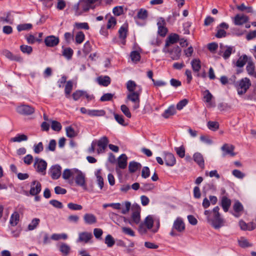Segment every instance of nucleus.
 Wrapping results in <instances>:
<instances>
[{
    "instance_id": "nucleus-1",
    "label": "nucleus",
    "mask_w": 256,
    "mask_h": 256,
    "mask_svg": "<svg viewBox=\"0 0 256 256\" xmlns=\"http://www.w3.org/2000/svg\"><path fill=\"white\" fill-rule=\"evenodd\" d=\"M160 226V220L152 215H148L140 224L138 231L140 234H146L148 230L154 234L158 231Z\"/></svg>"
},
{
    "instance_id": "nucleus-2",
    "label": "nucleus",
    "mask_w": 256,
    "mask_h": 256,
    "mask_svg": "<svg viewBox=\"0 0 256 256\" xmlns=\"http://www.w3.org/2000/svg\"><path fill=\"white\" fill-rule=\"evenodd\" d=\"M220 208L216 206L212 211L206 210L204 214L206 216L208 222L215 229H218L224 226V220L220 217Z\"/></svg>"
},
{
    "instance_id": "nucleus-3",
    "label": "nucleus",
    "mask_w": 256,
    "mask_h": 256,
    "mask_svg": "<svg viewBox=\"0 0 256 256\" xmlns=\"http://www.w3.org/2000/svg\"><path fill=\"white\" fill-rule=\"evenodd\" d=\"M141 93V90H136L135 92H130L127 94L126 100L132 103V108L136 110L140 108V96Z\"/></svg>"
},
{
    "instance_id": "nucleus-4",
    "label": "nucleus",
    "mask_w": 256,
    "mask_h": 256,
    "mask_svg": "<svg viewBox=\"0 0 256 256\" xmlns=\"http://www.w3.org/2000/svg\"><path fill=\"white\" fill-rule=\"evenodd\" d=\"M132 208L134 211L132 213L131 220H128L124 217V222H128L131 225H132L134 223L135 224H138L140 223V208L138 205H134Z\"/></svg>"
},
{
    "instance_id": "nucleus-5",
    "label": "nucleus",
    "mask_w": 256,
    "mask_h": 256,
    "mask_svg": "<svg viewBox=\"0 0 256 256\" xmlns=\"http://www.w3.org/2000/svg\"><path fill=\"white\" fill-rule=\"evenodd\" d=\"M90 10L84 0H79L72 7V10L76 16H80Z\"/></svg>"
},
{
    "instance_id": "nucleus-6",
    "label": "nucleus",
    "mask_w": 256,
    "mask_h": 256,
    "mask_svg": "<svg viewBox=\"0 0 256 256\" xmlns=\"http://www.w3.org/2000/svg\"><path fill=\"white\" fill-rule=\"evenodd\" d=\"M251 86L250 80L248 78H244L240 80L237 86L238 94L239 95L244 94Z\"/></svg>"
},
{
    "instance_id": "nucleus-7",
    "label": "nucleus",
    "mask_w": 256,
    "mask_h": 256,
    "mask_svg": "<svg viewBox=\"0 0 256 256\" xmlns=\"http://www.w3.org/2000/svg\"><path fill=\"white\" fill-rule=\"evenodd\" d=\"M74 180L76 186L82 187L84 190L87 189L86 174L82 171L77 170Z\"/></svg>"
},
{
    "instance_id": "nucleus-8",
    "label": "nucleus",
    "mask_w": 256,
    "mask_h": 256,
    "mask_svg": "<svg viewBox=\"0 0 256 256\" xmlns=\"http://www.w3.org/2000/svg\"><path fill=\"white\" fill-rule=\"evenodd\" d=\"M34 166L38 172L42 175H45L47 168V162L44 160L38 158H34Z\"/></svg>"
},
{
    "instance_id": "nucleus-9",
    "label": "nucleus",
    "mask_w": 256,
    "mask_h": 256,
    "mask_svg": "<svg viewBox=\"0 0 256 256\" xmlns=\"http://www.w3.org/2000/svg\"><path fill=\"white\" fill-rule=\"evenodd\" d=\"M174 230L179 232H182L184 230L185 225L183 220L180 218H177L174 221L172 230L170 233V234L172 236H178V234L174 231Z\"/></svg>"
},
{
    "instance_id": "nucleus-10",
    "label": "nucleus",
    "mask_w": 256,
    "mask_h": 256,
    "mask_svg": "<svg viewBox=\"0 0 256 256\" xmlns=\"http://www.w3.org/2000/svg\"><path fill=\"white\" fill-rule=\"evenodd\" d=\"M16 110L20 114L28 116L34 113V108L28 105L22 104L16 107Z\"/></svg>"
},
{
    "instance_id": "nucleus-11",
    "label": "nucleus",
    "mask_w": 256,
    "mask_h": 256,
    "mask_svg": "<svg viewBox=\"0 0 256 256\" xmlns=\"http://www.w3.org/2000/svg\"><path fill=\"white\" fill-rule=\"evenodd\" d=\"M77 170L78 169L76 168L65 169L62 174L63 179L66 180H68L70 184L73 183V178H74Z\"/></svg>"
},
{
    "instance_id": "nucleus-12",
    "label": "nucleus",
    "mask_w": 256,
    "mask_h": 256,
    "mask_svg": "<svg viewBox=\"0 0 256 256\" xmlns=\"http://www.w3.org/2000/svg\"><path fill=\"white\" fill-rule=\"evenodd\" d=\"M181 51V49L179 46H176L172 48H168V51L164 52L168 53L172 60H178L180 58Z\"/></svg>"
},
{
    "instance_id": "nucleus-13",
    "label": "nucleus",
    "mask_w": 256,
    "mask_h": 256,
    "mask_svg": "<svg viewBox=\"0 0 256 256\" xmlns=\"http://www.w3.org/2000/svg\"><path fill=\"white\" fill-rule=\"evenodd\" d=\"M62 168L58 164L52 166L50 169L49 174L53 180L58 179L62 174Z\"/></svg>"
},
{
    "instance_id": "nucleus-14",
    "label": "nucleus",
    "mask_w": 256,
    "mask_h": 256,
    "mask_svg": "<svg viewBox=\"0 0 256 256\" xmlns=\"http://www.w3.org/2000/svg\"><path fill=\"white\" fill-rule=\"evenodd\" d=\"M179 40V36L177 34H174L170 35L166 40L164 47L163 48V52L168 51V48L170 46L171 44L176 43Z\"/></svg>"
},
{
    "instance_id": "nucleus-15",
    "label": "nucleus",
    "mask_w": 256,
    "mask_h": 256,
    "mask_svg": "<svg viewBox=\"0 0 256 256\" xmlns=\"http://www.w3.org/2000/svg\"><path fill=\"white\" fill-rule=\"evenodd\" d=\"M228 24L224 22H222L216 27L217 32L216 34V36L218 38L225 37L226 34L225 30H228Z\"/></svg>"
},
{
    "instance_id": "nucleus-16",
    "label": "nucleus",
    "mask_w": 256,
    "mask_h": 256,
    "mask_svg": "<svg viewBox=\"0 0 256 256\" xmlns=\"http://www.w3.org/2000/svg\"><path fill=\"white\" fill-rule=\"evenodd\" d=\"M219 54H221L225 59H228L232 54L233 51V47L224 46L222 44H220V46Z\"/></svg>"
},
{
    "instance_id": "nucleus-17",
    "label": "nucleus",
    "mask_w": 256,
    "mask_h": 256,
    "mask_svg": "<svg viewBox=\"0 0 256 256\" xmlns=\"http://www.w3.org/2000/svg\"><path fill=\"white\" fill-rule=\"evenodd\" d=\"M41 190L40 183L38 181L34 180L31 183L30 194L32 196L38 195L40 192Z\"/></svg>"
},
{
    "instance_id": "nucleus-18",
    "label": "nucleus",
    "mask_w": 256,
    "mask_h": 256,
    "mask_svg": "<svg viewBox=\"0 0 256 256\" xmlns=\"http://www.w3.org/2000/svg\"><path fill=\"white\" fill-rule=\"evenodd\" d=\"M221 150L223 152V156H225L226 155H230L232 156H234L236 154L234 152V146L224 144L221 148Z\"/></svg>"
},
{
    "instance_id": "nucleus-19",
    "label": "nucleus",
    "mask_w": 256,
    "mask_h": 256,
    "mask_svg": "<svg viewBox=\"0 0 256 256\" xmlns=\"http://www.w3.org/2000/svg\"><path fill=\"white\" fill-rule=\"evenodd\" d=\"M96 145L98 146L97 149V153L98 154L104 152L107 146L108 140L106 136H103L100 138L98 141H96Z\"/></svg>"
},
{
    "instance_id": "nucleus-20",
    "label": "nucleus",
    "mask_w": 256,
    "mask_h": 256,
    "mask_svg": "<svg viewBox=\"0 0 256 256\" xmlns=\"http://www.w3.org/2000/svg\"><path fill=\"white\" fill-rule=\"evenodd\" d=\"M84 223L86 224L92 225L96 223L97 218L95 215L90 213H86L83 216Z\"/></svg>"
},
{
    "instance_id": "nucleus-21",
    "label": "nucleus",
    "mask_w": 256,
    "mask_h": 256,
    "mask_svg": "<svg viewBox=\"0 0 256 256\" xmlns=\"http://www.w3.org/2000/svg\"><path fill=\"white\" fill-rule=\"evenodd\" d=\"M164 160L166 164L168 166H172L176 163L174 155L170 152H164Z\"/></svg>"
},
{
    "instance_id": "nucleus-22",
    "label": "nucleus",
    "mask_w": 256,
    "mask_h": 256,
    "mask_svg": "<svg viewBox=\"0 0 256 256\" xmlns=\"http://www.w3.org/2000/svg\"><path fill=\"white\" fill-rule=\"evenodd\" d=\"M44 42L47 46L53 47L58 45L59 42V39L55 36H50L46 38Z\"/></svg>"
},
{
    "instance_id": "nucleus-23",
    "label": "nucleus",
    "mask_w": 256,
    "mask_h": 256,
    "mask_svg": "<svg viewBox=\"0 0 256 256\" xmlns=\"http://www.w3.org/2000/svg\"><path fill=\"white\" fill-rule=\"evenodd\" d=\"M92 238V235L91 232H82L78 234V238L77 242L88 243Z\"/></svg>"
},
{
    "instance_id": "nucleus-24",
    "label": "nucleus",
    "mask_w": 256,
    "mask_h": 256,
    "mask_svg": "<svg viewBox=\"0 0 256 256\" xmlns=\"http://www.w3.org/2000/svg\"><path fill=\"white\" fill-rule=\"evenodd\" d=\"M248 20V18L244 14H236L234 18V22L235 25L240 26L242 25Z\"/></svg>"
},
{
    "instance_id": "nucleus-25",
    "label": "nucleus",
    "mask_w": 256,
    "mask_h": 256,
    "mask_svg": "<svg viewBox=\"0 0 256 256\" xmlns=\"http://www.w3.org/2000/svg\"><path fill=\"white\" fill-rule=\"evenodd\" d=\"M20 220V214L18 211H14L11 214L9 223L10 226H16Z\"/></svg>"
},
{
    "instance_id": "nucleus-26",
    "label": "nucleus",
    "mask_w": 256,
    "mask_h": 256,
    "mask_svg": "<svg viewBox=\"0 0 256 256\" xmlns=\"http://www.w3.org/2000/svg\"><path fill=\"white\" fill-rule=\"evenodd\" d=\"M239 225L240 228L243 230H252L256 228V225L254 222L246 223L243 220L239 222Z\"/></svg>"
},
{
    "instance_id": "nucleus-27",
    "label": "nucleus",
    "mask_w": 256,
    "mask_h": 256,
    "mask_svg": "<svg viewBox=\"0 0 256 256\" xmlns=\"http://www.w3.org/2000/svg\"><path fill=\"white\" fill-rule=\"evenodd\" d=\"M233 209L235 212L234 215L236 217H238L244 210V207L239 201H236L234 204Z\"/></svg>"
},
{
    "instance_id": "nucleus-28",
    "label": "nucleus",
    "mask_w": 256,
    "mask_h": 256,
    "mask_svg": "<svg viewBox=\"0 0 256 256\" xmlns=\"http://www.w3.org/2000/svg\"><path fill=\"white\" fill-rule=\"evenodd\" d=\"M204 101L208 104L207 106L212 107L214 106L211 102L213 98L212 95L208 90H206L203 92Z\"/></svg>"
},
{
    "instance_id": "nucleus-29",
    "label": "nucleus",
    "mask_w": 256,
    "mask_h": 256,
    "mask_svg": "<svg viewBox=\"0 0 256 256\" xmlns=\"http://www.w3.org/2000/svg\"><path fill=\"white\" fill-rule=\"evenodd\" d=\"M128 158L125 154H121L118 158V166L122 169H124L127 166Z\"/></svg>"
},
{
    "instance_id": "nucleus-30",
    "label": "nucleus",
    "mask_w": 256,
    "mask_h": 256,
    "mask_svg": "<svg viewBox=\"0 0 256 256\" xmlns=\"http://www.w3.org/2000/svg\"><path fill=\"white\" fill-rule=\"evenodd\" d=\"M193 158L194 162H196L200 168H204V159L202 155L200 153H195L194 154Z\"/></svg>"
},
{
    "instance_id": "nucleus-31",
    "label": "nucleus",
    "mask_w": 256,
    "mask_h": 256,
    "mask_svg": "<svg viewBox=\"0 0 256 256\" xmlns=\"http://www.w3.org/2000/svg\"><path fill=\"white\" fill-rule=\"evenodd\" d=\"M28 137L24 134H18L14 137L10 139V142H20L23 141H26Z\"/></svg>"
},
{
    "instance_id": "nucleus-32",
    "label": "nucleus",
    "mask_w": 256,
    "mask_h": 256,
    "mask_svg": "<svg viewBox=\"0 0 256 256\" xmlns=\"http://www.w3.org/2000/svg\"><path fill=\"white\" fill-rule=\"evenodd\" d=\"M59 250L63 256H67L70 252V247L66 244L62 243L60 244Z\"/></svg>"
},
{
    "instance_id": "nucleus-33",
    "label": "nucleus",
    "mask_w": 256,
    "mask_h": 256,
    "mask_svg": "<svg viewBox=\"0 0 256 256\" xmlns=\"http://www.w3.org/2000/svg\"><path fill=\"white\" fill-rule=\"evenodd\" d=\"M97 81L100 85L107 86L110 83V78L108 76H100L98 78Z\"/></svg>"
},
{
    "instance_id": "nucleus-34",
    "label": "nucleus",
    "mask_w": 256,
    "mask_h": 256,
    "mask_svg": "<svg viewBox=\"0 0 256 256\" xmlns=\"http://www.w3.org/2000/svg\"><path fill=\"white\" fill-rule=\"evenodd\" d=\"M192 70L194 72H198L201 68V62L198 58H194L191 62Z\"/></svg>"
},
{
    "instance_id": "nucleus-35",
    "label": "nucleus",
    "mask_w": 256,
    "mask_h": 256,
    "mask_svg": "<svg viewBox=\"0 0 256 256\" xmlns=\"http://www.w3.org/2000/svg\"><path fill=\"white\" fill-rule=\"evenodd\" d=\"M222 206L224 212H227L231 204L230 200L226 196H223L222 199Z\"/></svg>"
},
{
    "instance_id": "nucleus-36",
    "label": "nucleus",
    "mask_w": 256,
    "mask_h": 256,
    "mask_svg": "<svg viewBox=\"0 0 256 256\" xmlns=\"http://www.w3.org/2000/svg\"><path fill=\"white\" fill-rule=\"evenodd\" d=\"M246 70L249 75L254 76L255 73V66L254 62L251 60H248Z\"/></svg>"
},
{
    "instance_id": "nucleus-37",
    "label": "nucleus",
    "mask_w": 256,
    "mask_h": 256,
    "mask_svg": "<svg viewBox=\"0 0 256 256\" xmlns=\"http://www.w3.org/2000/svg\"><path fill=\"white\" fill-rule=\"evenodd\" d=\"M73 54L74 51L70 48L62 47V54L66 59H71Z\"/></svg>"
},
{
    "instance_id": "nucleus-38",
    "label": "nucleus",
    "mask_w": 256,
    "mask_h": 256,
    "mask_svg": "<svg viewBox=\"0 0 256 256\" xmlns=\"http://www.w3.org/2000/svg\"><path fill=\"white\" fill-rule=\"evenodd\" d=\"M138 88L139 90H141L139 86H138L136 82L132 80H128L126 83V88L130 92H135L136 88Z\"/></svg>"
},
{
    "instance_id": "nucleus-39",
    "label": "nucleus",
    "mask_w": 256,
    "mask_h": 256,
    "mask_svg": "<svg viewBox=\"0 0 256 256\" xmlns=\"http://www.w3.org/2000/svg\"><path fill=\"white\" fill-rule=\"evenodd\" d=\"M73 83L72 81L68 80L66 82L64 88V93L67 98H70V94L72 90Z\"/></svg>"
},
{
    "instance_id": "nucleus-40",
    "label": "nucleus",
    "mask_w": 256,
    "mask_h": 256,
    "mask_svg": "<svg viewBox=\"0 0 256 256\" xmlns=\"http://www.w3.org/2000/svg\"><path fill=\"white\" fill-rule=\"evenodd\" d=\"M96 176V182L98 186L102 190L104 185V179L101 175V170H98L96 171L95 173Z\"/></svg>"
},
{
    "instance_id": "nucleus-41",
    "label": "nucleus",
    "mask_w": 256,
    "mask_h": 256,
    "mask_svg": "<svg viewBox=\"0 0 256 256\" xmlns=\"http://www.w3.org/2000/svg\"><path fill=\"white\" fill-rule=\"evenodd\" d=\"M176 113V110L174 106H170L164 111L162 114V116L166 118H168L171 116L174 115Z\"/></svg>"
},
{
    "instance_id": "nucleus-42",
    "label": "nucleus",
    "mask_w": 256,
    "mask_h": 256,
    "mask_svg": "<svg viewBox=\"0 0 256 256\" xmlns=\"http://www.w3.org/2000/svg\"><path fill=\"white\" fill-rule=\"evenodd\" d=\"M106 114V112L103 110H90L89 116H102Z\"/></svg>"
},
{
    "instance_id": "nucleus-43",
    "label": "nucleus",
    "mask_w": 256,
    "mask_h": 256,
    "mask_svg": "<svg viewBox=\"0 0 256 256\" xmlns=\"http://www.w3.org/2000/svg\"><path fill=\"white\" fill-rule=\"evenodd\" d=\"M246 62H248V56L246 54H244L240 56L236 62V66L239 68L243 67Z\"/></svg>"
},
{
    "instance_id": "nucleus-44",
    "label": "nucleus",
    "mask_w": 256,
    "mask_h": 256,
    "mask_svg": "<svg viewBox=\"0 0 256 256\" xmlns=\"http://www.w3.org/2000/svg\"><path fill=\"white\" fill-rule=\"evenodd\" d=\"M2 54L7 58L11 60H15L16 61H21L22 58L20 56H14L8 50H4L2 52Z\"/></svg>"
},
{
    "instance_id": "nucleus-45",
    "label": "nucleus",
    "mask_w": 256,
    "mask_h": 256,
    "mask_svg": "<svg viewBox=\"0 0 256 256\" xmlns=\"http://www.w3.org/2000/svg\"><path fill=\"white\" fill-rule=\"evenodd\" d=\"M128 24H123L118 30L119 36L120 38L124 39L126 37L128 32Z\"/></svg>"
},
{
    "instance_id": "nucleus-46",
    "label": "nucleus",
    "mask_w": 256,
    "mask_h": 256,
    "mask_svg": "<svg viewBox=\"0 0 256 256\" xmlns=\"http://www.w3.org/2000/svg\"><path fill=\"white\" fill-rule=\"evenodd\" d=\"M238 245L242 248H246L252 246V244L250 243L248 240L244 237H241L238 240Z\"/></svg>"
},
{
    "instance_id": "nucleus-47",
    "label": "nucleus",
    "mask_w": 256,
    "mask_h": 256,
    "mask_svg": "<svg viewBox=\"0 0 256 256\" xmlns=\"http://www.w3.org/2000/svg\"><path fill=\"white\" fill-rule=\"evenodd\" d=\"M148 16V11L144 8H140L138 12V14L136 17L134 18H138L140 20H144L146 19Z\"/></svg>"
},
{
    "instance_id": "nucleus-48",
    "label": "nucleus",
    "mask_w": 256,
    "mask_h": 256,
    "mask_svg": "<svg viewBox=\"0 0 256 256\" xmlns=\"http://www.w3.org/2000/svg\"><path fill=\"white\" fill-rule=\"evenodd\" d=\"M140 167V164L136 162H130L128 166L129 170L130 172H135Z\"/></svg>"
},
{
    "instance_id": "nucleus-49",
    "label": "nucleus",
    "mask_w": 256,
    "mask_h": 256,
    "mask_svg": "<svg viewBox=\"0 0 256 256\" xmlns=\"http://www.w3.org/2000/svg\"><path fill=\"white\" fill-rule=\"evenodd\" d=\"M131 206V204L130 202L126 201L122 203L121 206L122 211V214H126L128 212Z\"/></svg>"
},
{
    "instance_id": "nucleus-50",
    "label": "nucleus",
    "mask_w": 256,
    "mask_h": 256,
    "mask_svg": "<svg viewBox=\"0 0 256 256\" xmlns=\"http://www.w3.org/2000/svg\"><path fill=\"white\" fill-rule=\"evenodd\" d=\"M40 220L38 218H34L32 220L30 223L28 225V228L29 230H34L40 223Z\"/></svg>"
},
{
    "instance_id": "nucleus-51",
    "label": "nucleus",
    "mask_w": 256,
    "mask_h": 256,
    "mask_svg": "<svg viewBox=\"0 0 256 256\" xmlns=\"http://www.w3.org/2000/svg\"><path fill=\"white\" fill-rule=\"evenodd\" d=\"M207 126L210 130L216 131L219 128V124L217 122L209 121L208 122Z\"/></svg>"
},
{
    "instance_id": "nucleus-52",
    "label": "nucleus",
    "mask_w": 256,
    "mask_h": 256,
    "mask_svg": "<svg viewBox=\"0 0 256 256\" xmlns=\"http://www.w3.org/2000/svg\"><path fill=\"white\" fill-rule=\"evenodd\" d=\"M130 57L132 62H136L140 60V56L137 51H132L130 52Z\"/></svg>"
},
{
    "instance_id": "nucleus-53",
    "label": "nucleus",
    "mask_w": 256,
    "mask_h": 256,
    "mask_svg": "<svg viewBox=\"0 0 256 256\" xmlns=\"http://www.w3.org/2000/svg\"><path fill=\"white\" fill-rule=\"evenodd\" d=\"M68 238V235L66 234H54L52 235L51 238L54 240H66Z\"/></svg>"
},
{
    "instance_id": "nucleus-54",
    "label": "nucleus",
    "mask_w": 256,
    "mask_h": 256,
    "mask_svg": "<svg viewBox=\"0 0 256 256\" xmlns=\"http://www.w3.org/2000/svg\"><path fill=\"white\" fill-rule=\"evenodd\" d=\"M66 136L68 138H74L77 135V133L72 126H68L66 128Z\"/></svg>"
},
{
    "instance_id": "nucleus-55",
    "label": "nucleus",
    "mask_w": 256,
    "mask_h": 256,
    "mask_svg": "<svg viewBox=\"0 0 256 256\" xmlns=\"http://www.w3.org/2000/svg\"><path fill=\"white\" fill-rule=\"evenodd\" d=\"M236 8L238 10L242 12L246 10L247 12L252 13L254 12L253 8L252 7L246 6L244 4H242L240 6H237Z\"/></svg>"
},
{
    "instance_id": "nucleus-56",
    "label": "nucleus",
    "mask_w": 256,
    "mask_h": 256,
    "mask_svg": "<svg viewBox=\"0 0 256 256\" xmlns=\"http://www.w3.org/2000/svg\"><path fill=\"white\" fill-rule=\"evenodd\" d=\"M32 28V24H20L17 26V30L18 32L29 30Z\"/></svg>"
},
{
    "instance_id": "nucleus-57",
    "label": "nucleus",
    "mask_w": 256,
    "mask_h": 256,
    "mask_svg": "<svg viewBox=\"0 0 256 256\" xmlns=\"http://www.w3.org/2000/svg\"><path fill=\"white\" fill-rule=\"evenodd\" d=\"M105 243L108 247H112L114 244L115 242L112 236L110 234H108L105 238Z\"/></svg>"
},
{
    "instance_id": "nucleus-58",
    "label": "nucleus",
    "mask_w": 256,
    "mask_h": 256,
    "mask_svg": "<svg viewBox=\"0 0 256 256\" xmlns=\"http://www.w3.org/2000/svg\"><path fill=\"white\" fill-rule=\"evenodd\" d=\"M84 34L83 32H79L76 35V42L77 44H80L82 42L84 39Z\"/></svg>"
},
{
    "instance_id": "nucleus-59",
    "label": "nucleus",
    "mask_w": 256,
    "mask_h": 256,
    "mask_svg": "<svg viewBox=\"0 0 256 256\" xmlns=\"http://www.w3.org/2000/svg\"><path fill=\"white\" fill-rule=\"evenodd\" d=\"M116 24V20L115 18L113 16H110L108 20L107 24V28L110 29L113 28Z\"/></svg>"
},
{
    "instance_id": "nucleus-60",
    "label": "nucleus",
    "mask_w": 256,
    "mask_h": 256,
    "mask_svg": "<svg viewBox=\"0 0 256 256\" xmlns=\"http://www.w3.org/2000/svg\"><path fill=\"white\" fill-rule=\"evenodd\" d=\"M232 174L234 177H236L238 179H242L246 176V175L244 173H243L240 170H238L236 169L232 171Z\"/></svg>"
},
{
    "instance_id": "nucleus-61",
    "label": "nucleus",
    "mask_w": 256,
    "mask_h": 256,
    "mask_svg": "<svg viewBox=\"0 0 256 256\" xmlns=\"http://www.w3.org/2000/svg\"><path fill=\"white\" fill-rule=\"evenodd\" d=\"M174 150L177 154L181 158H183L185 156V149L183 146L174 148Z\"/></svg>"
},
{
    "instance_id": "nucleus-62",
    "label": "nucleus",
    "mask_w": 256,
    "mask_h": 256,
    "mask_svg": "<svg viewBox=\"0 0 256 256\" xmlns=\"http://www.w3.org/2000/svg\"><path fill=\"white\" fill-rule=\"evenodd\" d=\"M120 109L124 114L128 118H130L132 116L130 112L128 107L124 104H122L120 106Z\"/></svg>"
},
{
    "instance_id": "nucleus-63",
    "label": "nucleus",
    "mask_w": 256,
    "mask_h": 256,
    "mask_svg": "<svg viewBox=\"0 0 256 256\" xmlns=\"http://www.w3.org/2000/svg\"><path fill=\"white\" fill-rule=\"evenodd\" d=\"M43 150L44 146L42 142H40L38 144H34V151L36 154L40 153Z\"/></svg>"
},
{
    "instance_id": "nucleus-64",
    "label": "nucleus",
    "mask_w": 256,
    "mask_h": 256,
    "mask_svg": "<svg viewBox=\"0 0 256 256\" xmlns=\"http://www.w3.org/2000/svg\"><path fill=\"white\" fill-rule=\"evenodd\" d=\"M68 207L74 210H81L82 208V206L80 204H74L72 202H70L68 204Z\"/></svg>"
}]
</instances>
